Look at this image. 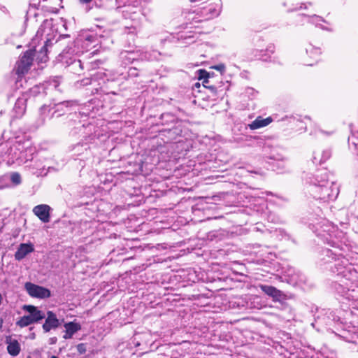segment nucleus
Here are the masks:
<instances>
[{"label":"nucleus","mask_w":358,"mask_h":358,"mask_svg":"<svg viewBox=\"0 0 358 358\" xmlns=\"http://www.w3.org/2000/svg\"><path fill=\"white\" fill-rule=\"evenodd\" d=\"M315 194L318 199L334 200L338 194V188L333 182L324 179L315 184Z\"/></svg>","instance_id":"f257e3e1"},{"label":"nucleus","mask_w":358,"mask_h":358,"mask_svg":"<svg viewBox=\"0 0 358 358\" xmlns=\"http://www.w3.org/2000/svg\"><path fill=\"white\" fill-rule=\"evenodd\" d=\"M33 50H29L24 53L16 64L15 70L17 74L23 75L29 71L33 62Z\"/></svg>","instance_id":"f03ea898"},{"label":"nucleus","mask_w":358,"mask_h":358,"mask_svg":"<svg viewBox=\"0 0 358 358\" xmlns=\"http://www.w3.org/2000/svg\"><path fill=\"white\" fill-rule=\"evenodd\" d=\"M24 287L31 297L45 299L50 296V291L48 289L31 282H26Z\"/></svg>","instance_id":"7ed1b4c3"},{"label":"nucleus","mask_w":358,"mask_h":358,"mask_svg":"<svg viewBox=\"0 0 358 358\" xmlns=\"http://www.w3.org/2000/svg\"><path fill=\"white\" fill-rule=\"evenodd\" d=\"M306 52L309 57V60L306 62V64L308 66H312L315 63H317L322 55V50L320 47H316L313 45L312 44H308L306 48Z\"/></svg>","instance_id":"20e7f679"},{"label":"nucleus","mask_w":358,"mask_h":358,"mask_svg":"<svg viewBox=\"0 0 358 358\" xmlns=\"http://www.w3.org/2000/svg\"><path fill=\"white\" fill-rule=\"evenodd\" d=\"M51 208L46 204H40L33 208L34 214L43 222L47 223L50 221Z\"/></svg>","instance_id":"39448f33"},{"label":"nucleus","mask_w":358,"mask_h":358,"mask_svg":"<svg viewBox=\"0 0 358 358\" xmlns=\"http://www.w3.org/2000/svg\"><path fill=\"white\" fill-rule=\"evenodd\" d=\"M34 250V247L32 243H21L15 253V258L16 260L20 261Z\"/></svg>","instance_id":"423d86ee"},{"label":"nucleus","mask_w":358,"mask_h":358,"mask_svg":"<svg viewBox=\"0 0 358 358\" xmlns=\"http://www.w3.org/2000/svg\"><path fill=\"white\" fill-rule=\"evenodd\" d=\"M59 325V320L57 318L56 315L52 311L47 313V317L45 323L43 325V329L45 332L50 331L52 329H55Z\"/></svg>","instance_id":"0eeeda50"},{"label":"nucleus","mask_w":358,"mask_h":358,"mask_svg":"<svg viewBox=\"0 0 358 358\" xmlns=\"http://www.w3.org/2000/svg\"><path fill=\"white\" fill-rule=\"evenodd\" d=\"M23 310L29 313L28 316L33 320V323L37 322L45 317L44 313L34 306L24 305Z\"/></svg>","instance_id":"6e6552de"},{"label":"nucleus","mask_w":358,"mask_h":358,"mask_svg":"<svg viewBox=\"0 0 358 358\" xmlns=\"http://www.w3.org/2000/svg\"><path fill=\"white\" fill-rule=\"evenodd\" d=\"M6 343L7 344V351L11 356L15 357L20 354L21 347L16 339H13L10 336H8L6 337Z\"/></svg>","instance_id":"1a4fd4ad"},{"label":"nucleus","mask_w":358,"mask_h":358,"mask_svg":"<svg viewBox=\"0 0 358 358\" xmlns=\"http://www.w3.org/2000/svg\"><path fill=\"white\" fill-rule=\"evenodd\" d=\"M273 121V119L271 117H268L266 118H263L261 116L257 117L254 121H252L250 124H248V127L251 130H256L264 127L268 126Z\"/></svg>","instance_id":"9d476101"},{"label":"nucleus","mask_w":358,"mask_h":358,"mask_svg":"<svg viewBox=\"0 0 358 358\" xmlns=\"http://www.w3.org/2000/svg\"><path fill=\"white\" fill-rule=\"evenodd\" d=\"M65 334L63 336L64 339H70L73 335L81 329L80 324L75 322H67L64 324Z\"/></svg>","instance_id":"9b49d317"},{"label":"nucleus","mask_w":358,"mask_h":358,"mask_svg":"<svg viewBox=\"0 0 358 358\" xmlns=\"http://www.w3.org/2000/svg\"><path fill=\"white\" fill-rule=\"evenodd\" d=\"M259 287L266 294L272 297L274 300H280L282 297V292L273 286L261 285Z\"/></svg>","instance_id":"f8f14e48"},{"label":"nucleus","mask_w":358,"mask_h":358,"mask_svg":"<svg viewBox=\"0 0 358 358\" xmlns=\"http://www.w3.org/2000/svg\"><path fill=\"white\" fill-rule=\"evenodd\" d=\"M221 6L220 0H212V2L208 4V8L210 17H213L219 15L221 11Z\"/></svg>","instance_id":"ddd939ff"},{"label":"nucleus","mask_w":358,"mask_h":358,"mask_svg":"<svg viewBox=\"0 0 358 358\" xmlns=\"http://www.w3.org/2000/svg\"><path fill=\"white\" fill-rule=\"evenodd\" d=\"M26 110V101L23 98H19L16 101L14 106V111L16 117H21Z\"/></svg>","instance_id":"4468645a"},{"label":"nucleus","mask_w":358,"mask_h":358,"mask_svg":"<svg viewBox=\"0 0 358 358\" xmlns=\"http://www.w3.org/2000/svg\"><path fill=\"white\" fill-rule=\"evenodd\" d=\"M33 324V320L28 315L22 317L19 320L17 321L16 324L21 327H25Z\"/></svg>","instance_id":"2eb2a0df"},{"label":"nucleus","mask_w":358,"mask_h":358,"mask_svg":"<svg viewBox=\"0 0 358 358\" xmlns=\"http://www.w3.org/2000/svg\"><path fill=\"white\" fill-rule=\"evenodd\" d=\"M10 180L14 185H19L21 183V176L17 172L12 173L10 175Z\"/></svg>","instance_id":"dca6fc26"},{"label":"nucleus","mask_w":358,"mask_h":358,"mask_svg":"<svg viewBox=\"0 0 358 358\" xmlns=\"http://www.w3.org/2000/svg\"><path fill=\"white\" fill-rule=\"evenodd\" d=\"M96 36L95 35H88L85 37V45L87 48L90 46V43H94L96 41Z\"/></svg>","instance_id":"f3484780"},{"label":"nucleus","mask_w":358,"mask_h":358,"mask_svg":"<svg viewBox=\"0 0 358 358\" xmlns=\"http://www.w3.org/2000/svg\"><path fill=\"white\" fill-rule=\"evenodd\" d=\"M198 72H199V80L204 79L203 83H207L208 73L206 71L202 70V69L199 70Z\"/></svg>","instance_id":"a211bd4d"},{"label":"nucleus","mask_w":358,"mask_h":358,"mask_svg":"<svg viewBox=\"0 0 358 358\" xmlns=\"http://www.w3.org/2000/svg\"><path fill=\"white\" fill-rule=\"evenodd\" d=\"M211 68L213 69H215L217 71H219L221 73H223L225 71V66L223 64H220L213 66Z\"/></svg>","instance_id":"6ab92c4d"},{"label":"nucleus","mask_w":358,"mask_h":358,"mask_svg":"<svg viewBox=\"0 0 358 358\" xmlns=\"http://www.w3.org/2000/svg\"><path fill=\"white\" fill-rule=\"evenodd\" d=\"M77 350L80 354H83L86 351V348L85 344L80 343L77 345Z\"/></svg>","instance_id":"aec40b11"},{"label":"nucleus","mask_w":358,"mask_h":358,"mask_svg":"<svg viewBox=\"0 0 358 358\" xmlns=\"http://www.w3.org/2000/svg\"><path fill=\"white\" fill-rule=\"evenodd\" d=\"M51 25V22H48V21H45L43 24L41 26V29H40V31H43L44 29H45L46 27H49Z\"/></svg>","instance_id":"412c9836"},{"label":"nucleus","mask_w":358,"mask_h":358,"mask_svg":"<svg viewBox=\"0 0 358 358\" xmlns=\"http://www.w3.org/2000/svg\"><path fill=\"white\" fill-rule=\"evenodd\" d=\"M42 57L40 60L41 62H45L48 59V56L45 52H41Z\"/></svg>","instance_id":"4be33fe9"},{"label":"nucleus","mask_w":358,"mask_h":358,"mask_svg":"<svg viewBox=\"0 0 358 358\" xmlns=\"http://www.w3.org/2000/svg\"><path fill=\"white\" fill-rule=\"evenodd\" d=\"M129 0H117V5L118 7L122 6V5H125L128 3Z\"/></svg>","instance_id":"5701e85b"},{"label":"nucleus","mask_w":358,"mask_h":358,"mask_svg":"<svg viewBox=\"0 0 358 358\" xmlns=\"http://www.w3.org/2000/svg\"><path fill=\"white\" fill-rule=\"evenodd\" d=\"M313 18H314V20H314V22H315L317 25V24H320V22H322V21H323V20H322V19H321L320 17L316 16V15H314V16H313Z\"/></svg>","instance_id":"b1692460"},{"label":"nucleus","mask_w":358,"mask_h":358,"mask_svg":"<svg viewBox=\"0 0 358 358\" xmlns=\"http://www.w3.org/2000/svg\"><path fill=\"white\" fill-rule=\"evenodd\" d=\"M30 159H24L22 157H19L18 159H17V161L18 162V164H23V163H25L27 161L29 160Z\"/></svg>","instance_id":"393cba45"},{"label":"nucleus","mask_w":358,"mask_h":358,"mask_svg":"<svg viewBox=\"0 0 358 358\" xmlns=\"http://www.w3.org/2000/svg\"><path fill=\"white\" fill-rule=\"evenodd\" d=\"M92 0H79L80 2L81 3H89Z\"/></svg>","instance_id":"a878e982"},{"label":"nucleus","mask_w":358,"mask_h":358,"mask_svg":"<svg viewBox=\"0 0 358 358\" xmlns=\"http://www.w3.org/2000/svg\"><path fill=\"white\" fill-rule=\"evenodd\" d=\"M51 358H57L56 356H52Z\"/></svg>","instance_id":"bb28decb"},{"label":"nucleus","mask_w":358,"mask_h":358,"mask_svg":"<svg viewBox=\"0 0 358 358\" xmlns=\"http://www.w3.org/2000/svg\"><path fill=\"white\" fill-rule=\"evenodd\" d=\"M27 358H30V357H27Z\"/></svg>","instance_id":"cd10ccee"}]
</instances>
